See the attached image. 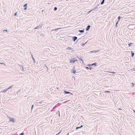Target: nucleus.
Instances as JSON below:
<instances>
[{
  "instance_id": "obj_1",
  "label": "nucleus",
  "mask_w": 135,
  "mask_h": 135,
  "mask_svg": "<svg viewBox=\"0 0 135 135\" xmlns=\"http://www.w3.org/2000/svg\"><path fill=\"white\" fill-rule=\"evenodd\" d=\"M10 119V121L9 122H14L15 121V120L13 118H9Z\"/></svg>"
},
{
  "instance_id": "obj_2",
  "label": "nucleus",
  "mask_w": 135,
  "mask_h": 135,
  "mask_svg": "<svg viewBox=\"0 0 135 135\" xmlns=\"http://www.w3.org/2000/svg\"><path fill=\"white\" fill-rule=\"evenodd\" d=\"M75 61H77V60L76 59V60H71L70 61V62H71V63H73H73H74L75 62Z\"/></svg>"
},
{
  "instance_id": "obj_3",
  "label": "nucleus",
  "mask_w": 135,
  "mask_h": 135,
  "mask_svg": "<svg viewBox=\"0 0 135 135\" xmlns=\"http://www.w3.org/2000/svg\"><path fill=\"white\" fill-rule=\"evenodd\" d=\"M90 25H88V26L87 28H86V31H87L88 30H89V29L90 28Z\"/></svg>"
},
{
  "instance_id": "obj_4",
  "label": "nucleus",
  "mask_w": 135,
  "mask_h": 135,
  "mask_svg": "<svg viewBox=\"0 0 135 135\" xmlns=\"http://www.w3.org/2000/svg\"><path fill=\"white\" fill-rule=\"evenodd\" d=\"M27 4H25V5H24L23 6V7H25L24 9L26 10L27 9Z\"/></svg>"
},
{
  "instance_id": "obj_5",
  "label": "nucleus",
  "mask_w": 135,
  "mask_h": 135,
  "mask_svg": "<svg viewBox=\"0 0 135 135\" xmlns=\"http://www.w3.org/2000/svg\"><path fill=\"white\" fill-rule=\"evenodd\" d=\"M77 37H74L73 38V40L74 41H75L77 39Z\"/></svg>"
},
{
  "instance_id": "obj_6",
  "label": "nucleus",
  "mask_w": 135,
  "mask_h": 135,
  "mask_svg": "<svg viewBox=\"0 0 135 135\" xmlns=\"http://www.w3.org/2000/svg\"><path fill=\"white\" fill-rule=\"evenodd\" d=\"M64 92L66 94L70 93V92H67L66 91H65Z\"/></svg>"
},
{
  "instance_id": "obj_7",
  "label": "nucleus",
  "mask_w": 135,
  "mask_h": 135,
  "mask_svg": "<svg viewBox=\"0 0 135 135\" xmlns=\"http://www.w3.org/2000/svg\"><path fill=\"white\" fill-rule=\"evenodd\" d=\"M72 48L70 47H69L66 49L67 50H71L72 49Z\"/></svg>"
},
{
  "instance_id": "obj_8",
  "label": "nucleus",
  "mask_w": 135,
  "mask_h": 135,
  "mask_svg": "<svg viewBox=\"0 0 135 135\" xmlns=\"http://www.w3.org/2000/svg\"><path fill=\"white\" fill-rule=\"evenodd\" d=\"M83 127V126L82 125H81V126L80 127H76V129L77 130V129H79V128H80L82 127Z\"/></svg>"
},
{
  "instance_id": "obj_9",
  "label": "nucleus",
  "mask_w": 135,
  "mask_h": 135,
  "mask_svg": "<svg viewBox=\"0 0 135 135\" xmlns=\"http://www.w3.org/2000/svg\"><path fill=\"white\" fill-rule=\"evenodd\" d=\"M104 2V0H103V1H102V2L101 3V4H103Z\"/></svg>"
},
{
  "instance_id": "obj_10",
  "label": "nucleus",
  "mask_w": 135,
  "mask_h": 135,
  "mask_svg": "<svg viewBox=\"0 0 135 135\" xmlns=\"http://www.w3.org/2000/svg\"><path fill=\"white\" fill-rule=\"evenodd\" d=\"M75 70H73L72 73L74 74H75Z\"/></svg>"
},
{
  "instance_id": "obj_11",
  "label": "nucleus",
  "mask_w": 135,
  "mask_h": 135,
  "mask_svg": "<svg viewBox=\"0 0 135 135\" xmlns=\"http://www.w3.org/2000/svg\"><path fill=\"white\" fill-rule=\"evenodd\" d=\"M79 31L80 32H84V30H79Z\"/></svg>"
},
{
  "instance_id": "obj_12",
  "label": "nucleus",
  "mask_w": 135,
  "mask_h": 135,
  "mask_svg": "<svg viewBox=\"0 0 135 135\" xmlns=\"http://www.w3.org/2000/svg\"><path fill=\"white\" fill-rule=\"evenodd\" d=\"M134 55V53L132 52V57Z\"/></svg>"
},
{
  "instance_id": "obj_13",
  "label": "nucleus",
  "mask_w": 135,
  "mask_h": 135,
  "mask_svg": "<svg viewBox=\"0 0 135 135\" xmlns=\"http://www.w3.org/2000/svg\"><path fill=\"white\" fill-rule=\"evenodd\" d=\"M132 44V43H130L129 44V46H130V45Z\"/></svg>"
},
{
  "instance_id": "obj_14",
  "label": "nucleus",
  "mask_w": 135,
  "mask_h": 135,
  "mask_svg": "<svg viewBox=\"0 0 135 135\" xmlns=\"http://www.w3.org/2000/svg\"><path fill=\"white\" fill-rule=\"evenodd\" d=\"M57 8L56 7H55L54 8V10H57Z\"/></svg>"
},
{
  "instance_id": "obj_15",
  "label": "nucleus",
  "mask_w": 135,
  "mask_h": 135,
  "mask_svg": "<svg viewBox=\"0 0 135 135\" xmlns=\"http://www.w3.org/2000/svg\"><path fill=\"white\" fill-rule=\"evenodd\" d=\"M24 134V133H21L20 135H23Z\"/></svg>"
},
{
  "instance_id": "obj_16",
  "label": "nucleus",
  "mask_w": 135,
  "mask_h": 135,
  "mask_svg": "<svg viewBox=\"0 0 135 135\" xmlns=\"http://www.w3.org/2000/svg\"><path fill=\"white\" fill-rule=\"evenodd\" d=\"M118 19H119V20H118V21H119V20H120V17L119 16L118 17Z\"/></svg>"
},
{
  "instance_id": "obj_17",
  "label": "nucleus",
  "mask_w": 135,
  "mask_h": 135,
  "mask_svg": "<svg viewBox=\"0 0 135 135\" xmlns=\"http://www.w3.org/2000/svg\"><path fill=\"white\" fill-rule=\"evenodd\" d=\"M17 13V12H16V13H15V15H14L15 16H16V15Z\"/></svg>"
},
{
  "instance_id": "obj_18",
  "label": "nucleus",
  "mask_w": 135,
  "mask_h": 135,
  "mask_svg": "<svg viewBox=\"0 0 135 135\" xmlns=\"http://www.w3.org/2000/svg\"><path fill=\"white\" fill-rule=\"evenodd\" d=\"M118 22H117L116 23V26H117V25L118 24Z\"/></svg>"
},
{
  "instance_id": "obj_19",
  "label": "nucleus",
  "mask_w": 135,
  "mask_h": 135,
  "mask_svg": "<svg viewBox=\"0 0 135 135\" xmlns=\"http://www.w3.org/2000/svg\"><path fill=\"white\" fill-rule=\"evenodd\" d=\"M60 29V28H57L56 29H55V30H58V29Z\"/></svg>"
},
{
  "instance_id": "obj_20",
  "label": "nucleus",
  "mask_w": 135,
  "mask_h": 135,
  "mask_svg": "<svg viewBox=\"0 0 135 135\" xmlns=\"http://www.w3.org/2000/svg\"><path fill=\"white\" fill-rule=\"evenodd\" d=\"M33 105H32V109L33 107Z\"/></svg>"
},
{
  "instance_id": "obj_21",
  "label": "nucleus",
  "mask_w": 135,
  "mask_h": 135,
  "mask_svg": "<svg viewBox=\"0 0 135 135\" xmlns=\"http://www.w3.org/2000/svg\"><path fill=\"white\" fill-rule=\"evenodd\" d=\"M95 65V64H93L92 65Z\"/></svg>"
},
{
  "instance_id": "obj_22",
  "label": "nucleus",
  "mask_w": 135,
  "mask_h": 135,
  "mask_svg": "<svg viewBox=\"0 0 135 135\" xmlns=\"http://www.w3.org/2000/svg\"><path fill=\"white\" fill-rule=\"evenodd\" d=\"M91 11H89V12H88V13L90 12Z\"/></svg>"
},
{
  "instance_id": "obj_23",
  "label": "nucleus",
  "mask_w": 135,
  "mask_h": 135,
  "mask_svg": "<svg viewBox=\"0 0 135 135\" xmlns=\"http://www.w3.org/2000/svg\"><path fill=\"white\" fill-rule=\"evenodd\" d=\"M4 91V90H3V92H4V91L5 92V91Z\"/></svg>"
},
{
  "instance_id": "obj_24",
  "label": "nucleus",
  "mask_w": 135,
  "mask_h": 135,
  "mask_svg": "<svg viewBox=\"0 0 135 135\" xmlns=\"http://www.w3.org/2000/svg\"><path fill=\"white\" fill-rule=\"evenodd\" d=\"M37 28V27L35 28V29H36V28Z\"/></svg>"
},
{
  "instance_id": "obj_25",
  "label": "nucleus",
  "mask_w": 135,
  "mask_h": 135,
  "mask_svg": "<svg viewBox=\"0 0 135 135\" xmlns=\"http://www.w3.org/2000/svg\"><path fill=\"white\" fill-rule=\"evenodd\" d=\"M107 92H110L109 91H107Z\"/></svg>"
},
{
  "instance_id": "obj_26",
  "label": "nucleus",
  "mask_w": 135,
  "mask_h": 135,
  "mask_svg": "<svg viewBox=\"0 0 135 135\" xmlns=\"http://www.w3.org/2000/svg\"><path fill=\"white\" fill-rule=\"evenodd\" d=\"M112 73H114V72H112Z\"/></svg>"
},
{
  "instance_id": "obj_27",
  "label": "nucleus",
  "mask_w": 135,
  "mask_h": 135,
  "mask_svg": "<svg viewBox=\"0 0 135 135\" xmlns=\"http://www.w3.org/2000/svg\"><path fill=\"white\" fill-rule=\"evenodd\" d=\"M0 64H3V63H0Z\"/></svg>"
},
{
  "instance_id": "obj_28",
  "label": "nucleus",
  "mask_w": 135,
  "mask_h": 135,
  "mask_svg": "<svg viewBox=\"0 0 135 135\" xmlns=\"http://www.w3.org/2000/svg\"><path fill=\"white\" fill-rule=\"evenodd\" d=\"M86 68H88L87 67H86Z\"/></svg>"
},
{
  "instance_id": "obj_29",
  "label": "nucleus",
  "mask_w": 135,
  "mask_h": 135,
  "mask_svg": "<svg viewBox=\"0 0 135 135\" xmlns=\"http://www.w3.org/2000/svg\"><path fill=\"white\" fill-rule=\"evenodd\" d=\"M134 113H135V111L134 110Z\"/></svg>"
},
{
  "instance_id": "obj_30",
  "label": "nucleus",
  "mask_w": 135,
  "mask_h": 135,
  "mask_svg": "<svg viewBox=\"0 0 135 135\" xmlns=\"http://www.w3.org/2000/svg\"><path fill=\"white\" fill-rule=\"evenodd\" d=\"M81 60H82V61H83L82 60H81Z\"/></svg>"
}]
</instances>
